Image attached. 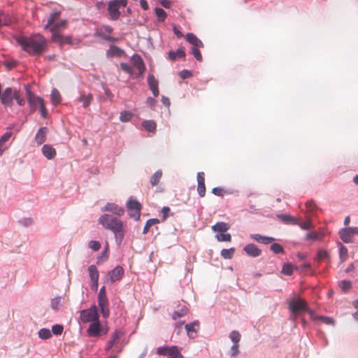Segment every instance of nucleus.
Listing matches in <instances>:
<instances>
[{
	"mask_svg": "<svg viewBox=\"0 0 358 358\" xmlns=\"http://www.w3.org/2000/svg\"><path fill=\"white\" fill-rule=\"evenodd\" d=\"M43 155L48 159H52L56 155L55 149L48 144H45L42 147Z\"/></svg>",
	"mask_w": 358,
	"mask_h": 358,
	"instance_id": "19",
	"label": "nucleus"
},
{
	"mask_svg": "<svg viewBox=\"0 0 358 358\" xmlns=\"http://www.w3.org/2000/svg\"><path fill=\"white\" fill-rule=\"evenodd\" d=\"M317 258L319 261H322L329 258L328 252L324 250H320L317 252Z\"/></svg>",
	"mask_w": 358,
	"mask_h": 358,
	"instance_id": "51",
	"label": "nucleus"
},
{
	"mask_svg": "<svg viewBox=\"0 0 358 358\" xmlns=\"http://www.w3.org/2000/svg\"><path fill=\"white\" fill-rule=\"evenodd\" d=\"M155 13L156 15L159 17V20H161V21L164 20V19L166 16V13L162 8H156L155 9Z\"/></svg>",
	"mask_w": 358,
	"mask_h": 358,
	"instance_id": "48",
	"label": "nucleus"
},
{
	"mask_svg": "<svg viewBox=\"0 0 358 358\" xmlns=\"http://www.w3.org/2000/svg\"><path fill=\"white\" fill-rule=\"evenodd\" d=\"M17 42L24 51L34 55H41L45 50L46 48V40L40 34L29 37L20 36L17 38Z\"/></svg>",
	"mask_w": 358,
	"mask_h": 358,
	"instance_id": "1",
	"label": "nucleus"
},
{
	"mask_svg": "<svg viewBox=\"0 0 358 358\" xmlns=\"http://www.w3.org/2000/svg\"><path fill=\"white\" fill-rule=\"evenodd\" d=\"M282 273L287 275H291L293 273V266L291 264H284L282 269Z\"/></svg>",
	"mask_w": 358,
	"mask_h": 358,
	"instance_id": "46",
	"label": "nucleus"
},
{
	"mask_svg": "<svg viewBox=\"0 0 358 358\" xmlns=\"http://www.w3.org/2000/svg\"><path fill=\"white\" fill-rule=\"evenodd\" d=\"M101 313L103 317L106 318L109 316V308L108 303H106L104 306H99Z\"/></svg>",
	"mask_w": 358,
	"mask_h": 358,
	"instance_id": "57",
	"label": "nucleus"
},
{
	"mask_svg": "<svg viewBox=\"0 0 358 358\" xmlns=\"http://www.w3.org/2000/svg\"><path fill=\"white\" fill-rule=\"evenodd\" d=\"M188 309L186 306H182L179 310L174 311L172 315V318L176 320L182 317L187 314Z\"/></svg>",
	"mask_w": 358,
	"mask_h": 358,
	"instance_id": "32",
	"label": "nucleus"
},
{
	"mask_svg": "<svg viewBox=\"0 0 358 358\" xmlns=\"http://www.w3.org/2000/svg\"><path fill=\"white\" fill-rule=\"evenodd\" d=\"M64 330V327L61 324H55L52 327L51 331L55 335H60Z\"/></svg>",
	"mask_w": 358,
	"mask_h": 358,
	"instance_id": "50",
	"label": "nucleus"
},
{
	"mask_svg": "<svg viewBox=\"0 0 358 358\" xmlns=\"http://www.w3.org/2000/svg\"><path fill=\"white\" fill-rule=\"evenodd\" d=\"M107 332V329H103L101 327L99 319L93 322H91L87 330L88 336L94 337H98L101 334H106Z\"/></svg>",
	"mask_w": 358,
	"mask_h": 358,
	"instance_id": "7",
	"label": "nucleus"
},
{
	"mask_svg": "<svg viewBox=\"0 0 358 358\" xmlns=\"http://www.w3.org/2000/svg\"><path fill=\"white\" fill-rule=\"evenodd\" d=\"M229 338L234 344H238L241 340V334L237 331H233L231 332Z\"/></svg>",
	"mask_w": 358,
	"mask_h": 358,
	"instance_id": "44",
	"label": "nucleus"
},
{
	"mask_svg": "<svg viewBox=\"0 0 358 358\" xmlns=\"http://www.w3.org/2000/svg\"><path fill=\"white\" fill-rule=\"evenodd\" d=\"M198 48V47H193L191 50V53L194 56L196 60L201 62L202 60V56Z\"/></svg>",
	"mask_w": 358,
	"mask_h": 358,
	"instance_id": "53",
	"label": "nucleus"
},
{
	"mask_svg": "<svg viewBox=\"0 0 358 358\" xmlns=\"http://www.w3.org/2000/svg\"><path fill=\"white\" fill-rule=\"evenodd\" d=\"M88 272L91 281L99 280V271L94 265H90L88 267Z\"/></svg>",
	"mask_w": 358,
	"mask_h": 358,
	"instance_id": "28",
	"label": "nucleus"
},
{
	"mask_svg": "<svg viewBox=\"0 0 358 358\" xmlns=\"http://www.w3.org/2000/svg\"><path fill=\"white\" fill-rule=\"evenodd\" d=\"M132 117H133L132 113L127 111V110H124V111H122L120 113V120L121 122H126L129 121L132 118Z\"/></svg>",
	"mask_w": 358,
	"mask_h": 358,
	"instance_id": "39",
	"label": "nucleus"
},
{
	"mask_svg": "<svg viewBox=\"0 0 358 358\" xmlns=\"http://www.w3.org/2000/svg\"><path fill=\"white\" fill-rule=\"evenodd\" d=\"M199 322L198 321H194L192 323H189V324H187L185 325V329L187 331V335L190 337V338H194V334H196V331L199 328Z\"/></svg>",
	"mask_w": 358,
	"mask_h": 358,
	"instance_id": "22",
	"label": "nucleus"
},
{
	"mask_svg": "<svg viewBox=\"0 0 358 358\" xmlns=\"http://www.w3.org/2000/svg\"><path fill=\"white\" fill-rule=\"evenodd\" d=\"M340 287L343 291H347L351 288L352 284L350 281L344 280L340 282Z\"/></svg>",
	"mask_w": 358,
	"mask_h": 358,
	"instance_id": "52",
	"label": "nucleus"
},
{
	"mask_svg": "<svg viewBox=\"0 0 358 358\" xmlns=\"http://www.w3.org/2000/svg\"><path fill=\"white\" fill-rule=\"evenodd\" d=\"M185 52L183 49L178 48L176 51H170L169 52V57L171 60H175L177 58H184Z\"/></svg>",
	"mask_w": 358,
	"mask_h": 358,
	"instance_id": "27",
	"label": "nucleus"
},
{
	"mask_svg": "<svg viewBox=\"0 0 358 358\" xmlns=\"http://www.w3.org/2000/svg\"><path fill=\"white\" fill-rule=\"evenodd\" d=\"M348 248L345 246L341 245L339 248V258L341 263H343L346 260L348 257Z\"/></svg>",
	"mask_w": 358,
	"mask_h": 358,
	"instance_id": "38",
	"label": "nucleus"
},
{
	"mask_svg": "<svg viewBox=\"0 0 358 358\" xmlns=\"http://www.w3.org/2000/svg\"><path fill=\"white\" fill-rule=\"evenodd\" d=\"M307 303L301 299H293L289 303V308L294 313H300L306 310Z\"/></svg>",
	"mask_w": 358,
	"mask_h": 358,
	"instance_id": "10",
	"label": "nucleus"
},
{
	"mask_svg": "<svg viewBox=\"0 0 358 358\" xmlns=\"http://www.w3.org/2000/svg\"><path fill=\"white\" fill-rule=\"evenodd\" d=\"M88 247L94 251H98L101 248V244L96 241H90L88 243Z\"/></svg>",
	"mask_w": 358,
	"mask_h": 358,
	"instance_id": "49",
	"label": "nucleus"
},
{
	"mask_svg": "<svg viewBox=\"0 0 358 358\" xmlns=\"http://www.w3.org/2000/svg\"><path fill=\"white\" fill-rule=\"evenodd\" d=\"M243 250L248 256L252 257H259L262 254V250L252 243L246 245Z\"/></svg>",
	"mask_w": 358,
	"mask_h": 358,
	"instance_id": "15",
	"label": "nucleus"
},
{
	"mask_svg": "<svg viewBox=\"0 0 358 358\" xmlns=\"http://www.w3.org/2000/svg\"><path fill=\"white\" fill-rule=\"evenodd\" d=\"M340 238L345 243H353L354 236L356 234L355 227H348L341 229L339 232Z\"/></svg>",
	"mask_w": 358,
	"mask_h": 358,
	"instance_id": "9",
	"label": "nucleus"
},
{
	"mask_svg": "<svg viewBox=\"0 0 358 358\" xmlns=\"http://www.w3.org/2000/svg\"><path fill=\"white\" fill-rule=\"evenodd\" d=\"M120 7L117 1H110L108 6V12L110 17L113 20H116L119 18L120 13L119 11Z\"/></svg>",
	"mask_w": 358,
	"mask_h": 358,
	"instance_id": "13",
	"label": "nucleus"
},
{
	"mask_svg": "<svg viewBox=\"0 0 358 358\" xmlns=\"http://www.w3.org/2000/svg\"><path fill=\"white\" fill-rule=\"evenodd\" d=\"M20 222L25 227H29L32 224L33 220L31 218H23Z\"/></svg>",
	"mask_w": 358,
	"mask_h": 358,
	"instance_id": "62",
	"label": "nucleus"
},
{
	"mask_svg": "<svg viewBox=\"0 0 358 358\" xmlns=\"http://www.w3.org/2000/svg\"><path fill=\"white\" fill-rule=\"evenodd\" d=\"M123 336V332L119 330H116L112 335L111 339L110 340V342L112 343V344H117L119 342V340L120 338Z\"/></svg>",
	"mask_w": 358,
	"mask_h": 358,
	"instance_id": "41",
	"label": "nucleus"
},
{
	"mask_svg": "<svg viewBox=\"0 0 358 358\" xmlns=\"http://www.w3.org/2000/svg\"><path fill=\"white\" fill-rule=\"evenodd\" d=\"M159 355H168V358H183L177 346H162L157 349Z\"/></svg>",
	"mask_w": 358,
	"mask_h": 358,
	"instance_id": "3",
	"label": "nucleus"
},
{
	"mask_svg": "<svg viewBox=\"0 0 358 358\" xmlns=\"http://www.w3.org/2000/svg\"><path fill=\"white\" fill-rule=\"evenodd\" d=\"M162 176V173L161 171H157L151 177L150 183L152 185H157Z\"/></svg>",
	"mask_w": 358,
	"mask_h": 358,
	"instance_id": "40",
	"label": "nucleus"
},
{
	"mask_svg": "<svg viewBox=\"0 0 358 358\" xmlns=\"http://www.w3.org/2000/svg\"><path fill=\"white\" fill-rule=\"evenodd\" d=\"M295 225H299L301 229L307 230L313 227L312 222L310 219H308L306 222H300L298 220V223Z\"/></svg>",
	"mask_w": 358,
	"mask_h": 358,
	"instance_id": "42",
	"label": "nucleus"
},
{
	"mask_svg": "<svg viewBox=\"0 0 358 358\" xmlns=\"http://www.w3.org/2000/svg\"><path fill=\"white\" fill-rule=\"evenodd\" d=\"M229 228L230 226L228 223L224 222H219L212 227V230L213 231L225 232L228 231Z\"/></svg>",
	"mask_w": 358,
	"mask_h": 358,
	"instance_id": "26",
	"label": "nucleus"
},
{
	"mask_svg": "<svg viewBox=\"0 0 358 358\" xmlns=\"http://www.w3.org/2000/svg\"><path fill=\"white\" fill-rule=\"evenodd\" d=\"M306 206L309 212H313L317 208L316 204L312 200L308 201L306 203Z\"/></svg>",
	"mask_w": 358,
	"mask_h": 358,
	"instance_id": "58",
	"label": "nucleus"
},
{
	"mask_svg": "<svg viewBox=\"0 0 358 358\" xmlns=\"http://www.w3.org/2000/svg\"><path fill=\"white\" fill-rule=\"evenodd\" d=\"M271 250L273 251L275 254L284 253V249H283L282 246L277 243H273L271 245Z\"/></svg>",
	"mask_w": 358,
	"mask_h": 358,
	"instance_id": "45",
	"label": "nucleus"
},
{
	"mask_svg": "<svg viewBox=\"0 0 358 358\" xmlns=\"http://www.w3.org/2000/svg\"><path fill=\"white\" fill-rule=\"evenodd\" d=\"M124 272V268L120 266H117L108 273L106 280L110 283L120 280L122 278Z\"/></svg>",
	"mask_w": 358,
	"mask_h": 358,
	"instance_id": "11",
	"label": "nucleus"
},
{
	"mask_svg": "<svg viewBox=\"0 0 358 358\" xmlns=\"http://www.w3.org/2000/svg\"><path fill=\"white\" fill-rule=\"evenodd\" d=\"M215 238L218 241H227L229 242L231 240V236L230 234H216Z\"/></svg>",
	"mask_w": 358,
	"mask_h": 358,
	"instance_id": "43",
	"label": "nucleus"
},
{
	"mask_svg": "<svg viewBox=\"0 0 358 358\" xmlns=\"http://www.w3.org/2000/svg\"><path fill=\"white\" fill-rule=\"evenodd\" d=\"M235 249L231 248L229 249H223L221 250V256L225 259H230L233 257Z\"/></svg>",
	"mask_w": 358,
	"mask_h": 358,
	"instance_id": "35",
	"label": "nucleus"
},
{
	"mask_svg": "<svg viewBox=\"0 0 358 358\" xmlns=\"http://www.w3.org/2000/svg\"><path fill=\"white\" fill-rule=\"evenodd\" d=\"M159 222V220L157 219H150L148 220L145 226H144V228H143V234H147L148 230H149V228L152 226L153 224H157Z\"/></svg>",
	"mask_w": 358,
	"mask_h": 358,
	"instance_id": "47",
	"label": "nucleus"
},
{
	"mask_svg": "<svg viewBox=\"0 0 358 358\" xmlns=\"http://www.w3.org/2000/svg\"><path fill=\"white\" fill-rule=\"evenodd\" d=\"M197 192H198L199 195L201 197H203L205 196V194H206L205 183L198 184V185H197Z\"/></svg>",
	"mask_w": 358,
	"mask_h": 358,
	"instance_id": "54",
	"label": "nucleus"
},
{
	"mask_svg": "<svg viewBox=\"0 0 358 358\" xmlns=\"http://www.w3.org/2000/svg\"><path fill=\"white\" fill-rule=\"evenodd\" d=\"M51 39L53 42L59 43L60 45L71 43V36H63L61 34H55L52 35Z\"/></svg>",
	"mask_w": 358,
	"mask_h": 358,
	"instance_id": "18",
	"label": "nucleus"
},
{
	"mask_svg": "<svg viewBox=\"0 0 358 358\" xmlns=\"http://www.w3.org/2000/svg\"><path fill=\"white\" fill-rule=\"evenodd\" d=\"M51 101L54 105H58L61 102V95L59 92L54 88L51 92Z\"/></svg>",
	"mask_w": 358,
	"mask_h": 358,
	"instance_id": "31",
	"label": "nucleus"
},
{
	"mask_svg": "<svg viewBox=\"0 0 358 358\" xmlns=\"http://www.w3.org/2000/svg\"><path fill=\"white\" fill-rule=\"evenodd\" d=\"M131 62L133 66L138 70L137 76H141L145 70V64L142 58L139 55H134L131 57Z\"/></svg>",
	"mask_w": 358,
	"mask_h": 358,
	"instance_id": "14",
	"label": "nucleus"
},
{
	"mask_svg": "<svg viewBox=\"0 0 358 358\" xmlns=\"http://www.w3.org/2000/svg\"><path fill=\"white\" fill-rule=\"evenodd\" d=\"M306 240L317 241V240H320V237H319V236L317 235V233H315V232H310V233H308V234H306Z\"/></svg>",
	"mask_w": 358,
	"mask_h": 358,
	"instance_id": "60",
	"label": "nucleus"
},
{
	"mask_svg": "<svg viewBox=\"0 0 358 358\" xmlns=\"http://www.w3.org/2000/svg\"><path fill=\"white\" fill-rule=\"evenodd\" d=\"M25 89L30 110L31 113H34L42 103H43L44 101L42 98L37 96L32 93L27 86H25Z\"/></svg>",
	"mask_w": 358,
	"mask_h": 358,
	"instance_id": "5",
	"label": "nucleus"
},
{
	"mask_svg": "<svg viewBox=\"0 0 358 358\" xmlns=\"http://www.w3.org/2000/svg\"><path fill=\"white\" fill-rule=\"evenodd\" d=\"M92 99V95L91 94H80V97L78 99V101L83 103V106L84 108H87L91 103Z\"/></svg>",
	"mask_w": 358,
	"mask_h": 358,
	"instance_id": "29",
	"label": "nucleus"
},
{
	"mask_svg": "<svg viewBox=\"0 0 358 358\" xmlns=\"http://www.w3.org/2000/svg\"><path fill=\"white\" fill-rule=\"evenodd\" d=\"M59 15H60L59 11H56V12L52 13L48 20L47 24L45 26V29H50V27L55 23V21L56 19H57L59 17Z\"/></svg>",
	"mask_w": 358,
	"mask_h": 358,
	"instance_id": "30",
	"label": "nucleus"
},
{
	"mask_svg": "<svg viewBox=\"0 0 358 358\" xmlns=\"http://www.w3.org/2000/svg\"><path fill=\"white\" fill-rule=\"evenodd\" d=\"M38 337L41 339H48L52 336L51 331L46 328L41 329L38 331Z\"/></svg>",
	"mask_w": 358,
	"mask_h": 358,
	"instance_id": "36",
	"label": "nucleus"
},
{
	"mask_svg": "<svg viewBox=\"0 0 358 358\" xmlns=\"http://www.w3.org/2000/svg\"><path fill=\"white\" fill-rule=\"evenodd\" d=\"M17 90H13L11 87H6L3 92H1V103L8 107L13 105V99L15 96Z\"/></svg>",
	"mask_w": 358,
	"mask_h": 358,
	"instance_id": "6",
	"label": "nucleus"
},
{
	"mask_svg": "<svg viewBox=\"0 0 358 358\" xmlns=\"http://www.w3.org/2000/svg\"><path fill=\"white\" fill-rule=\"evenodd\" d=\"M63 304V299L61 296H57L51 300V308L57 310L61 308Z\"/></svg>",
	"mask_w": 358,
	"mask_h": 358,
	"instance_id": "33",
	"label": "nucleus"
},
{
	"mask_svg": "<svg viewBox=\"0 0 358 358\" xmlns=\"http://www.w3.org/2000/svg\"><path fill=\"white\" fill-rule=\"evenodd\" d=\"M98 223L112 231L116 243L121 245L124 237V223L120 220L109 214H103L99 217Z\"/></svg>",
	"mask_w": 358,
	"mask_h": 358,
	"instance_id": "2",
	"label": "nucleus"
},
{
	"mask_svg": "<svg viewBox=\"0 0 358 358\" xmlns=\"http://www.w3.org/2000/svg\"><path fill=\"white\" fill-rule=\"evenodd\" d=\"M80 320L84 322H93L99 319L98 312L95 306L80 312Z\"/></svg>",
	"mask_w": 358,
	"mask_h": 358,
	"instance_id": "4",
	"label": "nucleus"
},
{
	"mask_svg": "<svg viewBox=\"0 0 358 358\" xmlns=\"http://www.w3.org/2000/svg\"><path fill=\"white\" fill-rule=\"evenodd\" d=\"M67 21L62 20L58 22H55L52 26L50 27L49 31L52 33V35L60 34V32L66 29Z\"/></svg>",
	"mask_w": 358,
	"mask_h": 358,
	"instance_id": "16",
	"label": "nucleus"
},
{
	"mask_svg": "<svg viewBox=\"0 0 358 358\" xmlns=\"http://www.w3.org/2000/svg\"><path fill=\"white\" fill-rule=\"evenodd\" d=\"M106 303H108V301L106 296L105 287H102L98 295V305L99 306H104Z\"/></svg>",
	"mask_w": 358,
	"mask_h": 358,
	"instance_id": "25",
	"label": "nucleus"
},
{
	"mask_svg": "<svg viewBox=\"0 0 358 358\" xmlns=\"http://www.w3.org/2000/svg\"><path fill=\"white\" fill-rule=\"evenodd\" d=\"M186 40L188 41L190 44H192L194 48L198 47V48H203V44L202 41L199 39L194 34L189 33L186 35Z\"/></svg>",
	"mask_w": 358,
	"mask_h": 358,
	"instance_id": "21",
	"label": "nucleus"
},
{
	"mask_svg": "<svg viewBox=\"0 0 358 358\" xmlns=\"http://www.w3.org/2000/svg\"><path fill=\"white\" fill-rule=\"evenodd\" d=\"M148 84L155 96L159 95L158 81L152 74L148 76Z\"/></svg>",
	"mask_w": 358,
	"mask_h": 358,
	"instance_id": "17",
	"label": "nucleus"
},
{
	"mask_svg": "<svg viewBox=\"0 0 358 358\" xmlns=\"http://www.w3.org/2000/svg\"><path fill=\"white\" fill-rule=\"evenodd\" d=\"M143 127L148 131L152 132L156 129V123L153 120H145L142 122Z\"/></svg>",
	"mask_w": 358,
	"mask_h": 358,
	"instance_id": "34",
	"label": "nucleus"
},
{
	"mask_svg": "<svg viewBox=\"0 0 358 358\" xmlns=\"http://www.w3.org/2000/svg\"><path fill=\"white\" fill-rule=\"evenodd\" d=\"M192 72L188 70H183L180 73V76L182 79H185L192 76Z\"/></svg>",
	"mask_w": 358,
	"mask_h": 358,
	"instance_id": "63",
	"label": "nucleus"
},
{
	"mask_svg": "<svg viewBox=\"0 0 358 358\" xmlns=\"http://www.w3.org/2000/svg\"><path fill=\"white\" fill-rule=\"evenodd\" d=\"M14 99L16 101L19 106H24L25 103V101L23 98L21 97L19 90H17V93H15Z\"/></svg>",
	"mask_w": 358,
	"mask_h": 358,
	"instance_id": "56",
	"label": "nucleus"
},
{
	"mask_svg": "<svg viewBox=\"0 0 358 358\" xmlns=\"http://www.w3.org/2000/svg\"><path fill=\"white\" fill-rule=\"evenodd\" d=\"M12 136V132L7 131L3 134L0 138V145H3L5 142L8 141Z\"/></svg>",
	"mask_w": 358,
	"mask_h": 358,
	"instance_id": "55",
	"label": "nucleus"
},
{
	"mask_svg": "<svg viewBox=\"0 0 358 358\" xmlns=\"http://www.w3.org/2000/svg\"><path fill=\"white\" fill-rule=\"evenodd\" d=\"M46 133H47L46 127H41L38 130V131L36 134V136H35V140L38 145H41L43 142H45V141L46 139Z\"/></svg>",
	"mask_w": 358,
	"mask_h": 358,
	"instance_id": "23",
	"label": "nucleus"
},
{
	"mask_svg": "<svg viewBox=\"0 0 358 358\" xmlns=\"http://www.w3.org/2000/svg\"><path fill=\"white\" fill-rule=\"evenodd\" d=\"M101 211L111 212L113 215L118 217L122 216L124 213V208L114 203H107L105 206L101 208Z\"/></svg>",
	"mask_w": 358,
	"mask_h": 358,
	"instance_id": "12",
	"label": "nucleus"
},
{
	"mask_svg": "<svg viewBox=\"0 0 358 358\" xmlns=\"http://www.w3.org/2000/svg\"><path fill=\"white\" fill-rule=\"evenodd\" d=\"M212 193L216 196H222L223 189L221 187H217L212 189Z\"/></svg>",
	"mask_w": 358,
	"mask_h": 358,
	"instance_id": "64",
	"label": "nucleus"
},
{
	"mask_svg": "<svg viewBox=\"0 0 358 358\" xmlns=\"http://www.w3.org/2000/svg\"><path fill=\"white\" fill-rule=\"evenodd\" d=\"M127 207L129 211H133L129 213V216L135 220H139L141 209V203L135 199H130L127 203Z\"/></svg>",
	"mask_w": 358,
	"mask_h": 358,
	"instance_id": "8",
	"label": "nucleus"
},
{
	"mask_svg": "<svg viewBox=\"0 0 358 358\" xmlns=\"http://www.w3.org/2000/svg\"><path fill=\"white\" fill-rule=\"evenodd\" d=\"M120 67H121L122 70H123L126 73H129L130 75L133 74L132 69H131V67L129 64H127L126 63H121L120 64Z\"/></svg>",
	"mask_w": 358,
	"mask_h": 358,
	"instance_id": "59",
	"label": "nucleus"
},
{
	"mask_svg": "<svg viewBox=\"0 0 358 358\" xmlns=\"http://www.w3.org/2000/svg\"><path fill=\"white\" fill-rule=\"evenodd\" d=\"M231 357H235L239 353L238 344H234L231 348Z\"/></svg>",
	"mask_w": 358,
	"mask_h": 358,
	"instance_id": "61",
	"label": "nucleus"
},
{
	"mask_svg": "<svg viewBox=\"0 0 358 358\" xmlns=\"http://www.w3.org/2000/svg\"><path fill=\"white\" fill-rule=\"evenodd\" d=\"M250 237L252 239L256 241L257 242H259V243H263L265 245L269 244L275 240V238L273 237L262 236L258 234H250Z\"/></svg>",
	"mask_w": 358,
	"mask_h": 358,
	"instance_id": "20",
	"label": "nucleus"
},
{
	"mask_svg": "<svg viewBox=\"0 0 358 358\" xmlns=\"http://www.w3.org/2000/svg\"><path fill=\"white\" fill-rule=\"evenodd\" d=\"M277 217L285 224H295L298 223V219L287 214H278Z\"/></svg>",
	"mask_w": 358,
	"mask_h": 358,
	"instance_id": "24",
	"label": "nucleus"
},
{
	"mask_svg": "<svg viewBox=\"0 0 358 358\" xmlns=\"http://www.w3.org/2000/svg\"><path fill=\"white\" fill-rule=\"evenodd\" d=\"M121 52L122 50L119 48L111 45L107 50L106 55L108 57L119 56L120 55Z\"/></svg>",
	"mask_w": 358,
	"mask_h": 358,
	"instance_id": "37",
	"label": "nucleus"
}]
</instances>
